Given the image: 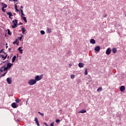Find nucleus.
<instances>
[{
    "label": "nucleus",
    "mask_w": 126,
    "mask_h": 126,
    "mask_svg": "<svg viewBox=\"0 0 126 126\" xmlns=\"http://www.w3.org/2000/svg\"><path fill=\"white\" fill-rule=\"evenodd\" d=\"M6 14H7V15H9V17L12 16V13H11V12H7Z\"/></svg>",
    "instance_id": "obj_18"
},
{
    "label": "nucleus",
    "mask_w": 126,
    "mask_h": 126,
    "mask_svg": "<svg viewBox=\"0 0 126 126\" xmlns=\"http://www.w3.org/2000/svg\"><path fill=\"white\" fill-rule=\"evenodd\" d=\"M47 30L48 33H51V32H52V29H51V28H48L47 29Z\"/></svg>",
    "instance_id": "obj_21"
},
{
    "label": "nucleus",
    "mask_w": 126,
    "mask_h": 126,
    "mask_svg": "<svg viewBox=\"0 0 126 126\" xmlns=\"http://www.w3.org/2000/svg\"><path fill=\"white\" fill-rule=\"evenodd\" d=\"M22 31L23 34H24V33H25V32H26V30H25V28H22Z\"/></svg>",
    "instance_id": "obj_20"
},
{
    "label": "nucleus",
    "mask_w": 126,
    "mask_h": 126,
    "mask_svg": "<svg viewBox=\"0 0 126 126\" xmlns=\"http://www.w3.org/2000/svg\"><path fill=\"white\" fill-rule=\"evenodd\" d=\"M28 83L29 85H34L36 84V81L35 79H31L28 81Z\"/></svg>",
    "instance_id": "obj_2"
},
{
    "label": "nucleus",
    "mask_w": 126,
    "mask_h": 126,
    "mask_svg": "<svg viewBox=\"0 0 126 126\" xmlns=\"http://www.w3.org/2000/svg\"><path fill=\"white\" fill-rule=\"evenodd\" d=\"M6 73H7V71H6V72H5L4 73L2 74L1 75V76H5V74H6Z\"/></svg>",
    "instance_id": "obj_31"
},
{
    "label": "nucleus",
    "mask_w": 126,
    "mask_h": 126,
    "mask_svg": "<svg viewBox=\"0 0 126 126\" xmlns=\"http://www.w3.org/2000/svg\"><path fill=\"white\" fill-rule=\"evenodd\" d=\"M75 76V75H71V79H74Z\"/></svg>",
    "instance_id": "obj_32"
},
{
    "label": "nucleus",
    "mask_w": 126,
    "mask_h": 126,
    "mask_svg": "<svg viewBox=\"0 0 126 126\" xmlns=\"http://www.w3.org/2000/svg\"><path fill=\"white\" fill-rule=\"evenodd\" d=\"M125 89H126V88L124 86H122L120 88V91H121V92H124Z\"/></svg>",
    "instance_id": "obj_7"
},
{
    "label": "nucleus",
    "mask_w": 126,
    "mask_h": 126,
    "mask_svg": "<svg viewBox=\"0 0 126 126\" xmlns=\"http://www.w3.org/2000/svg\"><path fill=\"white\" fill-rule=\"evenodd\" d=\"M112 52L114 54H116V53H117V48H113L112 49Z\"/></svg>",
    "instance_id": "obj_19"
},
{
    "label": "nucleus",
    "mask_w": 126,
    "mask_h": 126,
    "mask_svg": "<svg viewBox=\"0 0 126 126\" xmlns=\"http://www.w3.org/2000/svg\"><path fill=\"white\" fill-rule=\"evenodd\" d=\"M6 61H4V62H3V63H5Z\"/></svg>",
    "instance_id": "obj_48"
},
{
    "label": "nucleus",
    "mask_w": 126,
    "mask_h": 126,
    "mask_svg": "<svg viewBox=\"0 0 126 126\" xmlns=\"http://www.w3.org/2000/svg\"><path fill=\"white\" fill-rule=\"evenodd\" d=\"M2 10L3 11V12H5V9H2Z\"/></svg>",
    "instance_id": "obj_40"
},
{
    "label": "nucleus",
    "mask_w": 126,
    "mask_h": 126,
    "mask_svg": "<svg viewBox=\"0 0 126 126\" xmlns=\"http://www.w3.org/2000/svg\"><path fill=\"white\" fill-rule=\"evenodd\" d=\"M50 126H54V123H52L50 124Z\"/></svg>",
    "instance_id": "obj_39"
},
{
    "label": "nucleus",
    "mask_w": 126,
    "mask_h": 126,
    "mask_svg": "<svg viewBox=\"0 0 126 126\" xmlns=\"http://www.w3.org/2000/svg\"><path fill=\"white\" fill-rule=\"evenodd\" d=\"M2 53H3L5 55H6V53L4 52V51H3Z\"/></svg>",
    "instance_id": "obj_43"
},
{
    "label": "nucleus",
    "mask_w": 126,
    "mask_h": 126,
    "mask_svg": "<svg viewBox=\"0 0 126 126\" xmlns=\"http://www.w3.org/2000/svg\"><path fill=\"white\" fill-rule=\"evenodd\" d=\"M21 8H23V6H21Z\"/></svg>",
    "instance_id": "obj_47"
},
{
    "label": "nucleus",
    "mask_w": 126,
    "mask_h": 126,
    "mask_svg": "<svg viewBox=\"0 0 126 126\" xmlns=\"http://www.w3.org/2000/svg\"><path fill=\"white\" fill-rule=\"evenodd\" d=\"M6 45L7 46V43H6Z\"/></svg>",
    "instance_id": "obj_51"
},
{
    "label": "nucleus",
    "mask_w": 126,
    "mask_h": 126,
    "mask_svg": "<svg viewBox=\"0 0 126 126\" xmlns=\"http://www.w3.org/2000/svg\"><path fill=\"white\" fill-rule=\"evenodd\" d=\"M6 81H7L8 84H11V83H12V80H11V77L7 78L6 79Z\"/></svg>",
    "instance_id": "obj_5"
},
{
    "label": "nucleus",
    "mask_w": 126,
    "mask_h": 126,
    "mask_svg": "<svg viewBox=\"0 0 126 126\" xmlns=\"http://www.w3.org/2000/svg\"><path fill=\"white\" fill-rule=\"evenodd\" d=\"M56 123H57V124H59V123H60V120H59V119H57V120H56Z\"/></svg>",
    "instance_id": "obj_34"
},
{
    "label": "nucleus",
    "mask_w": 126,
    "mask_h": 126,
    "mask_svg": "<svg viewBox=\"0 0 126 126\" xmlns=\"http://www.w3.org/2000/svg\"><path fill=\"white\" fill-rule=\"evenodd\" d=\"M17 40V39H16L15 41H14L13 42V44H16L17 45H18V43H17V41H16Z\"/></svg>",
    "instance_id": "obj_29"
},
{
    "label": "nucleus",
    "mask_w": 126,
    "mask_h": 126,
    "mask_svg": "<svg viewBox=\"0 0 126 126\" xmlns=\"http://www.w3.org/2000/svg\"><path fill=\"white\" fill-rule=\"evenodd\" d=\"M3 49L1 50L0 51V54H1L2 52H3Z\"/></svg>",
    "instance_id": "obj_38"
},
{
    "label": "nucleus",
    "mask_w": 126,
    "mask_h": 126,
    "mask_svg": "<svg viewBox=\"0 0 126 126\" xmlns=\"http://www.w3.org/2000/svg\"><path fill=\"white\" fill-rule=\"evenodd\" d=\"M0 57H1V58H2V59H3L2 60V61H4V60H5L6 59V58H7V55H6V56L5 57L3 55H0Z\"/></svg>",
    "instance_id": "obj_11"
},
{
    "label": "nucleus",
    "mask_w": 126,
    "mask_h": 126,
    "mask_svg": "<svg viewBox=\"0 0 126 126\" xmlns=\"http://www.w3.org/2000/svg\"><path fill=\"white\" fill-rule=\"evenodd\" d=\"M9 18H10V19H12V17H9Z\"/></svg>",
    "instance_id": "obj_44"
},
{
    "label": "nucleus",
    "mask_w": 126,
    "mask_h": 126,
    "mask_svg": "<svg viewBox=\"0 0 126 126\" xmlns=\"http://www.w3.org/2000/svg\"><path fill=\"white\" fill-rule=\"evenodd\" d=\"M11 0V1H12V0Z\"/></svg>",
    "instance_id": "obj_53"
},
{
    "label": "nucleus",
    "mask_w": 126,
    "mask_h": 126,
    "mask_svg": "<svg viewBox=\"0 0 126 126\" xmlns=\"http://www.w3.org/2000/svg\"><path fill=\"white\" fill-rule=\"evenodd\" d=\"M43 78V74H41V75H36L35 77V80H36V81H39L40 80H41V79H42Z\"/></svg>",
    "instance_id": "obj_3"
},
{
    "label": "nucleus",
    "mask_w": 126,
    "mask_h": 126,
    "mask_svg": "<svg viewBox=\"0 0 126 126\" xmlns=\"http://www.w3.org/2000/svg\"><path fill=\"white\" fill-rule=\"evenodd\" d=\"M87 74H88V73L87 72V69H86L85 71V75H87Z\"/></svg>",
    "instance_id": "obj_33"
},
{
    "label": "nucleus",
    "mask_w": 126,
    "mask_h": 126,
    "mask_svg": "<svg viewBox=\"0 0 126 126\" xmlns=\"http://www.w3.org/2000/svg\"><path fill=\"white\" fill-rule=\"evenodd\" d=\"M19 40H20V41H21V40H22V35L20 37Z\"/></svg>",
    "instance_id": "obj_36"
},
{
    "label": "nucleus",
    "mask_w": 126,
    "mask_h": 126,
    "mask_svg": "<svg viewBox=\"0 0 126 126\" xmlns=\"http://www.w3.org/2000/svg\"><path fill=\"white\" fill-rule=\"evenodd\" d=\"M15 9H16V11H17V12H19V10L17 9V5H15Z\"/></svg>",
    "instance_id": "obj_27"
},
{
    "label": "nucleus",
    "mask_w": 126,
    "mask_h": 126,
    "mask_svg": "<svg viewBox=\"0 0 126 126\" xmlns=\"http://www.w3.org/2000/svg\"><path fill=\"white\" fill-rule=\"evenodd\" d=\"M104 17H107V15H105L104 16Z\"/></svg>",
    "instance_id": "obj_49"
},
{
    "label": "nucleus",
    "mask_w": 126,
    "mask_h": 126,
    "mask_svg": "<svg viewBox=\"0 0 126 126\" xmlns=\"http://www.w3.org/2000/svg\"><path fill=\"white\" fill-rule=\"evenodd\" d=\"M117 27H121V25H120V24H117Z\"/></svg>",
    "instance_id": "obj_35"
},
{
    "label": "nucleus",
    "mask_w": 126,
    "mask_h": 126,
    "mask_svg": "<svg viewBox=\"0 0 126 126\" xmlns=\"http://www.w3.org/2000/svg\"><path fill=\"white\" fill-rule=\"evenodd\" d=\"M85 113H86V110H85L84 109H83V110L78 112L79 114H84Z\"/></svg>",
    "instance_id": "obj_13"
},
{
    "label": "nucleus",
    "mask_w": 126,
    "mask_h": 126,
    "mask_svg": "<svg viewBox=\"0 0 126 126\" xmlns=\"http://www.w3.org/2000/svg\"><path fill=\"white\" fill-rule=\"evenodd\" d=\"M102 90H103V89L102 88V87H99L97 89V92H99L100 91H102Z\"/></svg>",
    "instance_id": "obj_22"
},
{
    "label": "nucleus",
    "mask_w": 126,
    "mask_h": 126,
    "mask_svg": "<svg viewBox=\"0 0 126 126\" xmlns=\"http://www.w3.org/2000/svg\"><path fill=\"white\" fill-rule=\"evenodd\" d=\"M22 18H23L24 21H25V23H27V19L24 16H21Z\"/></svg>",
    "instance_id": "obj_17"
},
{
    "label": "nucleus",
    "mask_w": 126,
    "mask_h": 126,
    "mask_svg": "<svg viewBox=\"0 0 126 126\" xmlns=\"http://www.w3.org/2000/svg\"><path fill=\"white\" fill-rule=\"evenodd\" d=\"M12 23H13V26H12V28H13V29L16 28V27H17V20L15 19L14 21H12Z\"/></svg>",
    "instance_id": "obj_4"
},
{
    "label": "nucleus",
    "mask_w": 126,
    "mask_h": 126,
    "mask_svg": "<svg viewBox=\"0 0 126 126\" xmlns=\"http://www.w3.org/2000/svg\"><path fill=\"white\" fill-rule=\"evenodd\" d=\"M12 65H13V63H8L7 64L6 67H5V65H4L2 67H1V68H0V71H1V72H2L3 71H6V70L9 69V68H10V67H11Z\"/></svg>",
    "instance_id": "obj_1"
},
{
    "label": "nucleus",
    "mask_w": 126,
    "mask_h": 126,
    "mask_svg": "<svg viewBox=\"0 0 126 126\" xmlns=\"http://www.w3.org/2000/svg\"><path fill=\"white\" fill-rule=\"evenodd\" d=\"M44 125H45L46 126H49L48 125V124H47V123H44Z\"/></svg>",
    "instance_id": "obj_41"
},
{
    "label": "nucleus",
    "mask_w": 126,
    "mask_h": 126,
    "mask_svg": "<svg viewBox=\"0 0 126 126\" xmlns=\"http://www.w3.org/2000/svg\"><path fill=\"white\" fill-rule=\"evenodd\" d=\"M0 64H2V63H0Z\"/></svg>",
    "instance_id": "obj_54"
},
{
    "label": "nucleus",
    "mask_w": 126,
    "mask_h": 126,
    "mask_svg": "<svg viewBox=\"0 0 126 126\" xmlns=\"http://www.w3.org/2000/svg\"><path fill=\"white\" fill-rule=\"evenodd\" d=\"M40 34H41V35H44V34H45V31H40Z\"/></svg>",
    "instance_id": "obj_28"
},
{
    "label": "nucleus",
    "mask_w": 126,
    "mask_h": 126,
    "mask_svg": "<svg viewBox=\"0 0 126 126\" xmlns=\"http://www.w3.org/2000/svg\"><path fill=\"white\" fill-rule=\"evenodd\" d=\"M59 111L60 112H62L63 110H62V109H60Z\"/></svg>",
    "instance_id": "obj_45"
},
{
    "label": "nucleus",
    "mask_w": 126,
    "mask_h": 126,
    "mask_svg": "<svg viewBox=\"0 0 126 126\" xmlns=\"http://www.w3.org/2000/svg\"><path fill=\"white\" fill-rule=\"evenodd\" d=\"M22 47H19L18 49V51H19L20 53V54H23V50L21 49Z\"/></svg>",
    "instance_id": "obj_16"
},
{
    "label": "nucleus",
    "mask_w": 126,
    "mask_h": 126,
    "mask_svg": "<svg viewBox=\"0 0 126 126\" xmlns=\"http://www.w3.org/2000/svg\"><path fill=\"white\" fill-rule=\"evenodd\" d=\"M8 48V46L7 45H6V49H7Z\"/></svg>",
    "instance_id": "obj_46"
},
{
    "label": "nucleus",
    "mask_w": 126,
    "mask_h": 126,
    "mask_svg": "<svg viewBox=\"0 0 126 126\" xmlns=\"http://www.w3.org/2000/svg\"><path fill=\"white\" fill-rule=\"evenodd\" d=\"M11 107L14 109H15L16 108H17V105H16V103H15V102H13L11 104Z\"/></svg>",
    "instance_id": "obj_8"
},
{
    "label": "nucleus",
    "mask_w": 126,
    "mask_h": 126,
    "mask_svg": "<svg viewBox=\"0 0 126 126\" xmlns=\"http://www.w3.org/2000/svg\"><path fill=\"white\" fill-rule=\"evenodd\" d=\"M38 114H39V115H41L42 117H44V114L43 113H42L40 112H38Z\"/></svg>",
    "instance_id": "obj_30"
},
{
    "label": "nucleus",
    "mask_w": 126,
    "mask_h": 126,
    "mask_svg": "<svg viewBox=\"0 0 126 126\" xmlns=\"http://www.w3.org/2000/svg\"><path fill=\"white\" fill-rule=\"evenodd\" d=\"M79 67H84V64L83 63H79L78 64Z\"/></svg>",
    "instance_id": "obj_12"
},
{
    "label": "nucleus",
    "mask_w": 126,
    "mask_h": 126,
    "mask_svg": "<svg viewBox=\"0 0 126 126\" xmlns=\"http://www.w3.org/2000/svg\"><path fill=\"white\" fill-rule=\"evenodd\" d=\"M111 48H108L106 51V55H110V54H111Z\"/></svg>",
    "instance_id": "obj_6"
},
{
    "label": "nucleus",
    "mask_w": 126,
    "mask_h": 126,
    "mask_svg": "<svg viewBox=\"0 0 126 126\" xmlns=\"http://www.w3.org/2000/svg\"><path fill=\"white\" fill-rule=\"evenodd\" d=\"M20 11L21 12L22 16H25V14L23 13V10L21 9Z\"/></svg>",
    "instance_id": "obj_23"
},
{
    "label": "nucleus",
    "mask_w": 126,
    "mask_h": 126,
    "mask_svg": "<svg viewBox=\"0 0 126 126\" xmlns=\"http://www.w3.org/2000/svg\"><path fill=\"white\" fill-rule=\"evenodd\" d=\"M16 60V56L14 55L12 59V63H14V62H15Z\"/></svg>",
    "instance_id": "obj_14"
},
{
    "label": "nucleus",
    "mask_w": 126,
    "mask_h": 126,
    "mask_svg": "<svg viewBox=\"0 0 126 126\" xmlns=\"http://www.w3.org/2000/svg\"><path fill=\"white\" fill-rule=\"evenodd\" d=\"M100 49L101 48L100 47V46H96L94 48V51H95L96 52H99Z\"/></svg>",
    "instance_id": "obj_9"
},
{
    "label": "nucleus",
    "mask_w": 126,
    "mask_h": 126,
    "mask_svg": "<svg viewBox=\"0 0 126 126\" xmlns=\"http://www.w3.org/2000/svg\"><path fill=\"white\" fill-rule=\"evenodd\" d=\"M91 44H96V41L94 39H91L90 40Z\"/></svg>",
    "instance_id": "obj_15"
},
{
    "label": "nucleus",
    "mask_w": 126,
    "mask_h": 126,
    "mask_svg": "<svg viewBox=\"0 0 126 126\" xmlns=\"http://www.w3.org/2000/svg\"><path fill=\"white\" fill-rule=\"evenodd\" d=\"M34 120H35V123H36L37 126H40V124H39V121H38V118H37V117H35L34 118Z\"/></svg>",
    "instance_id": "obj_10"
},
{
    "label": "nucleus",
    "mask_w": 126,
    "mask_h": 126,
    "mask_svg": "<svg viewBox=\"0 0 126 126\" xmlns=\"http://www.w3.org/2000/svg\"><path fill=\"white\" fill-rule=\"evenodd\" d=\"M19 25H23V24L21 22H20Z\"/></svg>",
    "instance_id": "obj_37"
},
{
    "label": "nucleus",
    "mask_w": 126,
    "mask_h": 126,
    "mask_svg": "<svg viewBox=\"0 0 126 126\" xmlns=\"http://www.w3.org/2000/svg\"><path fill=\"white\" fill-rule=\"evenodd\" d=\"M8 34V35H11V32H10V30L9 29L7 30Z\"/></svg>",
    "instance_id": "obj_26"
},
{
    "label": "nucleus",
    "mask_w": 126,
    "mask_h": 126,
    "mask_svg": "<svg viewBox=\"0 0 126 126\" xmlns=\"http://www.w3.org/2000/svg\"><path fill=\"white\" fill-rule=\"evenodd\" d=\"M8 51H9V52H10V51H11V48H9L8 49Z\"/></svg>",
    "instance_id": "obj_42"
},
{
    "label": "nucleus",
    "mask_w": 126,
    "mask_h": 126,
    "mask_svg": "<svg viewBox=\"0 0 126 126\" xmlns=\"http://www.w3.org/2000/svg\"><path fill=\"white\" fill-rule=\"evenodd\" d=\"M7 7V4H4L3 7H2V9H4V8H6Z\"/></svg>",
    "instance_id": "obj_24"
},
{
    "label": "nucleus",
    "mask_w": 126,
    "mask_h": 126,
    "mask_svg": "<svg viewBox=\"0 0 126 126\" xmlns=\"http://www.w3.org/2000/svg\"><path fill=\"white\" fill-rule=\"evenodd\" d=\"M26 105H27V102H26Z\"/></svg>",
    "instance_id": "obj_52"
},
{
    "label": "nucleus",
    "mask_w": 126,
    "mask_h": 126,
    "mask_svg": "<svg viewBox=\"0 0 126 126\" xmlns=\"http://www.w3.org/2000/svg\"><path fill=\"white\" fill-rule=\"evenodd\" d=\"M70 66H71V64H69V65Z\"/></svg>",
    "instance_id": "obj_50"
},
{
    "label": "nucleus",
    "mask_w": 126,
    "mask_h": 126,
    "mask_svg": "<svg viewBox=\"0 0 126 126\" xmlns=\"http://www.w3.org/2000/svg\"><path fill=\"white\" fill-rule=\"evenodd\" d=\"M15 101L16 103H19V102L20 101V100L19 99V98H17L15 99Z\"/></svg>",
    "instance_id": "obj_25"
}]
</instances>
